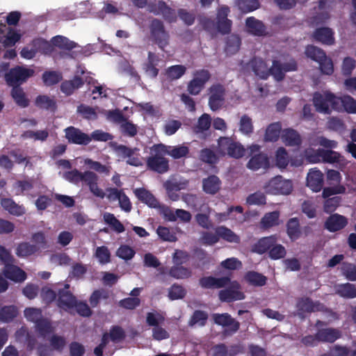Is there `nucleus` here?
I'll use <instances>...</instances> for the list:
<instances>
[{"label": "nucleus", "mask_w": 356, "mask_h": 356, "mask_svg": "<svg viewBox=\"0 0 356 356\" xmlns=\"http://www.w3.org/2000/svg\"><path fill=\"white\" fill-rule=\"evenodd\" d=\"M165 321V317L159 312H147L146 323L152 327V337L156 341H162L170 338V333L166 329L161 327Z\"/></svg>", "instance_id": "nucleus-3"}, {"label": "nucleus", "mask_w": 356, "mask_h": 356, "mask_svg": "<svg viewBox=\"0 0 356 356\" xmlns=\"http://www.w3.org/2000/svg\"><path fill=\"white\" fill-rule=\"evenodd\" d=\"M258 0H238V8L243 13H250L259 8Z\"/></svg>", "instance_id": "nucleus-59"}, {"label": "nucleus", "mask_w": 356, "mask_h": 356, "mask_svg": "<svg viewBox=\"0 0 356 356\" xmlns=\"http://www.w3.org/2000/svg\"><path fill=\"white\" fill-rule=\"evenodd\" d=\"M216 233L218 235L219 238H221L229 243H239L241 242L240 237L225 226L218 227L216 229Z\"/></svg>", "instance_id": "nucleus-37"}, {"label": "nucleus", "mask_w": 356, "mask_h": 356, "mask_svg": "<svg viewBox=\"0 0 356 356\" xmlns=\"http://www.w3.org/2000/svg\"><path fill=\"white\" fill-rule=\"evenodd\" d=\"M95 256L101 264H106L111 261V252L105 245L97 247Z\"/></svg>", "instance_id": "nucleus-58"}, {"label": "nucleus", "mask_w": 356, "mask_h": 356, "mask_svg": "<svg viewBox=\"0 0 356 356\" xmlns=\"http://www.w3.org/2000/svg\"><path fill=\"white\" fill-rule=\"evenodd\" d=\"M241 38L236 35H231L227 37L225 51L227 54H235L240 49Z\"/></svg>", "instance_id": "nucleus-43"}, {"label": "nucleus", "mask_w": 356, "mask_h": 356, "mask_svg": "<svg viewBox=\"0 0 356 356\" xmlns=\"http://www.w3.org/2000/svg\"><path fill=\"white\" fill-rule=\"evenodd\" d=\"M186 294V289L178 284H173L168 291V297L172 300L182 299Z\"/></svg>", "instance_id": "nucleus-57"}, {"label": "nucleus", "mask_w": 356, "mask_h": 356, "mask_svg": "<svg viewBox=\"0 0 356 356\" xmlns=\"http://www.w3.org/2000/svg\"><path fill=\"white\" fill-rule=\"evenodd\" d=\"M63 177L68 181L78 184L80 181L83 182L88 186L90 191L97 197L104 199L106 196L103 189L98 186L99 177L94 172L87 170L81 172L76 169L67 171L63 174Z\"/></svg>", "instance_id": "nucleus-1"}, {"label": "nucleus", "mask_w": 356, "mask_h": 356, "mask_svg": "<svg viewBox=\"0 0 356 356\" xmlns=\"http://www.w3.org/2000/svg\"><path fill=\"white\" fill-rule=\"evenodd\" d=\"M289 156L284 147H279L275 154L276 165L280 168H286L289 164Z\"/></svg>", "instance_id": "nucleus-55"}, {"label": "nucleus", "mask_w": 356, "mask_h": 356, "mask_svg": "<svg viewBox=\"0 0 356 356\" xmlns=\"http://www.w3.org/2000/svg\"><path fill=\"white\" fill-rule=\"evenodd\" d=\"M209 106L213 111L220 109L225 102L226 90L220 83L213 84L208 89Z\"/></svg>", "instance_id": "nucleus-10"}, {"label": "nucleus", "mask_w": 356, "mask_h": 356, "mask_svg": "<svg viewBox=\"0 0 356 356\" xmlns=\"http://www.w3.org/2000/svg\"><path fill=\"white\" fill-rule=\"evenodd\" d=\"M239 130L243 134L250 135L253 132L252 119L247 115H243L240 120Z\"/></svg>", "instance_id": "nucleus-64"}, {"label": "nucleus", "mask_w": 356, "mask_h": 356, "mask_svg": "<svg viewBox=\"0 0 356 356\" xmlns=\"http://www.w3.org/2000/svg\"><path fill=\"white\" fill-rule=\"evenodd\" d=\"M166 147V154L170 156L174 159H179L186 157L189 154L188 147L181 145L177 146H168Z\"/></svg>", "instance_id": "nucleus-38"}, {"label": "nucleus", "mask_w": 356, "mask_h": 356, "mask_svg": "<svg viewBox=\"0 0 356 356\" xmlns=\"http://www.w3.org/2000/svg\"><path fill=\"white\" fill-rule=\"evenodd\" d=\"M103 218L105 223L108 225L115 232L122 233L124 232V226L118 219L116 218L114 214L106 212L104 214Z\"/></svg>", "instance_id": "nucleus-40"}, {"label": "nucleus", "mask_w": 356, "mask_h": 356, "mask_svg": "<svg viewBox=\"0 0 356 356\" xmlns=\"http://www.w3.org/2000/svg\"><path fill=\"white\" fill-rule=\"evenodd\" d=\"M186 72V67L182 65H175L168 67L165 70V74L170 79L177 80L180 79Z\"/></svg>", "instance_id": "nucleus-51"}, {"label": "nucleus", "mask_w": 356, "mask_h": 356, "mask_svg": "<svg viewBox=\"0 0 356 356\" xmlns=\"http://www.w3.org/2000/svg\"><path fill=\"white\" fill-rule=\"evenodd\" d=\"M18 315V310L15 305L3 306L0 309V321L3 323L11 322Z\"/></svg>", "instance_id": "nucleus-41"}, {"label": "nucleus", "mask_w": 356, "mask_h": 356, "mask_svg": "<svg viewBox=\"0 0 356 356\" xmlns=\"http://www.w3.org/2000/svg\"><path fill=\"white\" fill-rule=\"evenodd\" d=\"M280 212L275 211L266 213L261 220L262 227L268 229L279 225Z\"/></svg>", "instance_id": "nucleus-44"}, {"label": "nucleus", "mask_w": 356, "mask_h": 356, "mask_svg": "<svg viewBox=\"0 0 356 356\" xmlns=\"http://www.w3.org/2000/svg\"><path fill=\"white\" fill-rule=\"evenodd\" d=\"M286 227L287 235L292 241H296L300 237L302 232L298 218H290L287 221Z\"/></svg>", "instance_id": "nucleus-33"}, {"label": "nucleus", "mask_w": 356, "mask_h": 356, "mask_svg": "<svg viewBox=\"0 0 356 356\" xmlns=\"http://www.w3.org/2000/svg\"><path fill=\"white\" fill-rule=\"evenodd\" d=\"M10 95L18 106L24 108L29 106L30 101L20 86H14L11 89Z\"/></svg>", "instance_id": "nucleus-31"}, {"label": "nucleus", "mask_w": 356, "mask_h": 356, "mask_svg": "<svg viewBox=\"0 0 356 356\" xmlns=\"http://www.w3.org/2000/svg\"><path fill=\"white\" fill-rule=\"evenodd\" d=\"M65 137L70 144L87 145L92 141V138L80 129L70 126L64 129Z\"/></svg>", "instance_id": "nucleus-13"}, {"label": "nucleus", "mask_w": 356, "mask_h": 356, "mask_svg": "<svg viewBox=\"0 0 356 356\" xmlns=\"http://www.w3.org/2000/svg\"><path fill=\"white\" fill-rule=\"evenodd\" d=\"M336 293L343 298L353 299L356 298V286L354 284H340L335 287Z\"/></svg>", "instance_id": "nucleus-34"}, {"label": "nucleus", "mask_w": 356, "mask_h": 356, "mask_svg": "<svg viewBox=\"0 0 356 356\" xmlns=\"http://www.w3.org/2000/svg\"><path fill=\"white\" fill-rule=\"evenodd\" d=\"M348 225L346 217L339 213L331 214L325 220L324 227L330 232L340 231Z\"/></svg>", "instance_id": "nucleus-18"}, {"label": "nucleus", "mask_w": 356, "mask_h": 356, "mask_svg": "<svg viewBox=\"0 0 356 356\" xmlns=\"http://www.w3.org/2000/svg\"><path fill=\"white\" fill-rule=\"evenodd\" d=\"M191 270L181 265H175L170 268L169 275L175 279H186L191 276Z\"/></svg>", "instance_id": "nucleus-46"}, {"label": "nucleus", "mask_w": 356, "mask_h": 356, "mask_svg": "<svg viewBox=\"0 0 356 356\" xmlns=\"http://www.w3.org/2000/svg\"><path fill=\"white\" fill-rule=\"evenodd\" d=\"M69 289L70 285L65 284L64 287L58 291L57 305L65 311L74 308L76 305V298Z\"/></svg>", "instance_id": "nucleus-14"}, {"label": "nucleus", "mask_w": 356, "mask_h": 356, "mask_svg": "<svg viewBox=\"0 0 356 356\" xmlns=\"http://www.w3.org/2000/svg\"><path fill=\"white\" fill-rule=\"evenodd\" d=\"M231 282L228 276L215 277L213 276L202 277L199 280L200 286L203 289H220L227 286Z\"/></svg>", "instance_id": "nucleus-16"}, {"label": "nucleus", "mask_w": 356, "mask_h": 356, "mask_svg": "<svg viewBox=\"0 0 356 356\" xmlns=\"http://www.w3.org/2000/svg\"><path fill=\"white\" fill-rule=\"evenodd\" d=\"M51 43L60 49L70 51L76 47V44L63 35H56L52 38Z\"/></svg>", "instance_id": "nucleus-42"}, {"label": "nucleus", "mask_w": 356, "mask_h": 356, "mask_svg": "<svg viewBox=\"0 0 356 356\" xmlns=\"http://www.w3.org/2000/svg\"><path fill=\"white\" fill-rule=\"evenodd\" d=\"M305 54L307 58L317 63L326 56L323 50L314 45H307Z\"/></svg>", "instance_id": "nucleus-52"}, {"label": "nucleus", "mask_w": 356, "mask_h": 356, "mask_svg": "<svg viewBox=\"0 0 356 356\" xmlns=\"http://www.w3.org/2000/svg\"><path fill=\"white\" fill-rule=\"evenodd\" d=\"M341 198L339 196H334L325 199L323 203V211L326 213H333L340 205Z\"/></svg>", "instance_id": "nucleus-60"}, {"label": "nucleus", "mask_w": 356, "mask_h": 356, "mask_svg": "<svg viewBox=\"0 0 356 356\" xmlns=\"http://www.w3.org/2000/svg\"><path fill=\"white\" fill-rule=\"evenodd\" d=\"M264 188L266 193L289 195L293 190V185L291 181L284 179L282 176H276L269 180Z\"/></svg>", "instance_id": "nucleus-8"}, {"label": "nucleus", "mask_w": 356, "mask_h": 356, "mask_svg": "<svg viewBox=\"0 0 356 356\" xmlns=\"http://www.w3.org/2000/svg\"><path fill=\"white\" fill-rule=\"evenodd\" d=\"M63 79L62 74L56 71H45L42 74V81L45 86H51L59 83Z\"/></svg>", "instance_id": "nucleus-49"}, {"label": "nucleus", "mask_w": 356, "mask_h": 356, "mask_svg": "<svg viewBox=\"0 0 356 356\" xmlns=\"http://www.w3.org/2000/svg\"><path fill=\"white\" fill-rule=\"evenodd\" d=\"M108 335L111 340L114 343L122 341L126 337V333L124 329L119 325L112 326Z\"/></svg>", "instance_id": "nucleus-62"}, {"label": "nucleus", "mask_w": 356, "mask_h": 356, "mask_svg": "<svg viewBox=\"0 0 356 356\" xmlns=\"http://www.w3.org/2000/svg\"><path fill=\"white\" fill-rule=\"evenodd\" d=\"M273 76L276 81H282L285 77L282 63L279 60H273L271 67L269 69V75Z\"/></svg>", "instance_id": "nucleus-56"}, {"label": "nucleus", "mask_w": 356, "mask_h": 356, "mask_svg": "<svg viewBox=\"0 0 356 356\" xmlns=\"http://www.w3.org/2000/svg\"><path fill=\"white\" fill-rule=\"evenodd\" d=\"M245 26L248 32L254 35L261 36L265 32V26L263 22L254 17H249L246 19Z\"/></svg>", "instance_id": "nucleus-35"}, {"label": "nucleus", "mask_w": 356, "mask_h": 356, "mask_svg": "<svg viewBox=\"0 0 356 356\" xmlns=\"http://www.w3.org/2000/svg\"><path fill=\"white\" fill-rule=\"evenodd\" d=\"M211 124V118L209 114L204 113L198 119L197 124L193 127L195 134L203 133L207 131Z\"/></svg>", "instance_id": "nucleus-50"}, {"label": "nucleus", "mask_w": 356, "mask_h": 356, "mask_svg": "<svg viewBox=\"0 0 356 356\" xmlns=\"http://www.w3.org/2000/svg\"><path fill=\"white\" fill-rule=\"evenodd\" d=\"M136 197L143 203L150 208L157 209L159 207V202L154 195L144 188H138L134 191Z\"/></svg>", "instance_id": "nucleus-22"}, {"label": "nucleus", "mask_w": 356, "mask_h": 356, "mask_svg": "<svg viewBox=\"0 0 356 356\" xmlns=\"http://www.w3.org/2000/svg\"><path fill=\"white\" fill-rule=\"evenodd\" d=\"M230 9L227 6H221L217 9L216 25V30L222 35L231 32L232 21L227 18Z\"/></svg>", "instance_id": "nucleus-11"}, {"label": "nucleus", "mask_w": 356, "mask_h": 356, "mask_svg": "<svg viewBox=\"0 0 356 356\" xmlns=\"http://www.w3.org/2000/svg\"><path fill=\"white\" fill-rule=\"evenodd\" d=\"M324 176L322 172L316 168L309 170L307 176V186L313 192H319L323 189Z\"/></svg>", "instance_id": "nucleus-17"}, {"label": "nucleus", "mask_w": 356, "mask_h": 356, "mask_svg": "<svg viewBox=\"0 0 356 356\" xmlns=\"http://www.w3.org/2000/svg\"><path fill=\"white\" fill-rule=\"evenodd\" d=\"M341 336V332L334 328H323L316 332L318 341L333 343Z\"/></svg>", "instance_id": "nucleus-28"}, {"label": "nucleus", "mask_w": 356, "mask_h": 356, "mask_svg": "<svg viewBox=\"0 0 356 356\" xmlns=\"http://www.w3.org/2000/svg\"><path fill=\"white\" fill-rule=\"evenodd\" d=\"M208 319V314L202 310H195L189 322L191 325H193L195 324H199L200 326H204L207 323V321Z\"/></svg>", "instance_id": "nucleus-61"}, {"label": "nucleus", "mask_w": 356, "mask_h": 356, "mask_svg": "<svg viewBox=\"0 0 356 356\" xmlns=\"http://www.w3.org/2000/svg\"><path fill=\"white\" fill-rule=\"evenodd\" d=\"M37 251V247L27 242L19 243L16 249V254L19 257H27L34 254Z\"/></svg>", "instance_id": "nucleus-54"}, {"label": "nucleus", "mask_w": 356, "mask_h": 356, "mask_svg": "<svg viewBox=\"0 0 356 356\" xmlns=\"http://www.w3.org/2000/svg\"><path fill=\"white\" fill-rule=\"evenodd\" d=\"M221 181L216 175H209L202 180V190L209 195L216 194L220 189Z\"/></svg>", "instance_id": "nucleus-25"}, {"label": "nucleus", "mask_w": 356, "mask_h": 356, "mask_svg": "<svg viewBox=\"0 0 356 356\" xmlns=\"http://www.w3.org/2000/svg\"><path fill=\"white\" fill-rule=\"evenodd\" d=\"M149 27L152 40L161 49L164 50L169 44L170 35L165 29L163 22L161 19L154 18L150 22Z\"/></svg>", "instance_id": "nucleus-5"}, {"label": "nucleus", "mask_w": 356, "mask_h": 356, "mask_svg": "<svg viewBox=\"0 0 356 356\" xmlns=\"http://www.w3.org/2000/svg\"><path fill=\"white\" fill-rule=\"evenodd\" d=\"M282 138L285 145L289 146H299L302 143L300 134L293 129L284 130Z\"/></svg>", "instance_id": "nucleus-36"}, {"label": "nucleus", "mask_w": 356, "mask_h": 356, "mask_svg": "<svg viewBox=\"0 0 356 356\" xmlns=\"http://www.w3.org/2000/svg\"><path fill=\"white\" fill-rule=\"evenodd\" d=\"M35 106L40 109L55 112L57 109L56 101L47 95H38L35 99Z\"/></svg>", "instance_id": "nucleus-32"}, {"label": "nucleus", "mask_w": 356, "mask_h": 356, "mask_svg": "<svg viewBox=\"0 0 356 356\" xmlns=\"http://www.w3.org/2000/svg\"><path fill=\"white\" fill-rule=\"evenodd\" d=\"M115 151L123 159H127V164L135 167L143 165L138 148H131L124 145H119L116 147Z\"/></svg>", "instance_id": "nucleus-12"}, {"label": "nucleus", "mask_w": 356, "mask_h": 356, "mask_svg": "<svg viewBox=\"0 0 356 356\" xmlns=\"http://www.w3.org/2000/svg\"><path fill=\"white\" fill-rule=\"evenodd\" d=\"M323 305L319 302H313L309 298H302L297 302V308L302 313L320 311Z\"/></svg>", "instance_id": "nucleus-29"}, {"label": "nucleus", "mask_w": 356, "mask_h": 356, "mask_svg": "<svg viewBox=\"0 0 356 356\" xmlns=\"http://www.w3.org/2000/svg\"><path fill=\"white\" fill-rule=\"evenodd\" d=\"M158 61V56L154 53L149 51L147 60L143 64V70L151 79H155L159 74V70L156 67Z\"/></svg>", "instance_id": "nucleus-20"}, {"label": "nucleus", "mask_w": 356, "mask_h": 356, "mask_svg": "<svg viewBox=\"0 0 356 356\" xmlns=\"http://www.w3.org/2000/svg\"><path fill=\"white\" fill-rule=\"evenodd\" d=\"M212 318L216 325L225 327L222 332V334L225 337L232 336L240 329V323L228 313L213 314Z\"/></svg>", "instance_id": "nucleus-7"}, {"label": "nucleus", "mask_w": 356, "mask_h": 356, "mask_svg": "<svg viewBox=\"0 0 356 356\" xmlns=\"http://www.w3.org/2000/svg\"><path fill=\"white\" fill-rule=\"evenodd\" d=\"M199 158L201 161L211 165L216 164L219 160L217 154L209 148H204L201 149Z\"/></svg>", "instance_id": "nucleus-47"}, {"label": "nucleus", "mask_w": 356, "mask_h": 356, "mask_svg": "<svg viewBox=\"0 0 356 356\" xmlns=\"http://www.w3.org/2000/svg\"><path fill=\"white\" fill-rule=\"evenodd\" d=\"M248 65L255 75L259 76L262 79H266L269 76V69L266 62L259 58L253 57Z\"/></svg>", "instance_id": "nucleus-21"}, {"label": "nucleus", "mask_w": 356, "mask_h": 356, "mask_svg": "<svg viewBox=\"0 0 356 356\" xmlns=\"http://www.w3.org/2000/svg\"><path fill=\"white\" fill-rule=\"evenodd\" d=\"M240 285L237 282L232 284V286L219 291V299L222 302H232L236 300H241L245 298L244 293L239 291Z\"/></svg>", "instance_id": "nucleus-15"}, {"label": "nucleus", "mask_w": 356, "mask_h": 356, "mask_svg": "<svg viewBox=\"0 0 356 356\" xmlns=\"http://www.w3.org/2000/svg\"><path fill=\"white\" fill-rule=\"evenodd\" d=\"M322 159V161L328 163H339L341 157V154L331 149H321L319 153Z\"/></svg>", "instance_id": "nucleus-53"}, {"label": "nucleus", "mask_w": 356, "mask_h": 356, "mask_svg": "<svg viewBox=\"0 0 356 356\" xmlns=\"http://www.w3.org/2000/svg\"><path fill=\"white\" fill-rule=\"evenodd\" d=\"M3 273L7 279L15 282H21L26 278V273L13 263L5 266Z\"/></svg>", "instance_id": "nucleus-23"}, {"label": "nucleus", "mask_w": 356, "mask_h": 356, "mask_svg": "<svg viewBox=\"0 0 356 356\" xmlns=\"http://www.w3.org/2000/svg\"><path fill=\"white\" fill-rule=\"evenodd\" d=\"M246 202L249 205H264L266 203V198L264 193L257 191L248 196Z\"/></svg>", "instance_id": "nucleus-63"}, {"label": "nucleus", "mask_w": 356, "mask_h": 356, "mask_svg": "<svg viewBox=\"0 0 356 356\" xmlns=\"http://www.w3.org/2000/svg\"><path fill=\"white\" fill-rule=\"evenodd\" d=\"M315 40L323 44L331 45L334 42V32L328 27L318 28L313 34Z\"/></svg>", "instance_id": "nucleus-27"}, {"label": "nucleus", "mask_w": 356, "mask_h": 356, "mask_svg": "<svg viewBox=\"0 0 356 356\" xmlns=\"http://www.w3.org/2000/svg\"><path fill=\"white\" fill-rule=\"evenodd\" d=\"M277 238L275 235H271L260 238L252 247L254 252L262 254L267 251H270V248L277 242Z\"/></svg>", "instance_id": "nucleus-26"}, {"label": "nucleus", "mask_w": 356, "mask_h": 356, "mask_svg": "<svg viewBox=\"0 0 356 356\" xmlns=\"http://www.w3.org/2000/svg\"><path fill=\"white\" fill-rule=\"evenodd\" d=\"M147 8L149 13L155 15H161L163 19L169 23L177 22V16L175 10L162 0L157 2H150L147 4Z\"/></svg>", "instance_id": "nucleus-9"}, {"label": "nucleus", "mask_w": 356, "mask_h": 356, "mask_svg": "<svg viewBox=\"0 0 356 356\" xmlns=\"http://www.w3.org/2000/svg\"><path fill=\"white\" fill-rule=\"evenodd\" d=\"M282 126L280 122L269 124L266 129L264 140L266 142H275L278 140Z\"/></svg>", "instance_id": "nucleus-39"}, {"label": "nucleus", "mask_w": 356, "mask_h": 356, "mask_svg": "<svg viewBox=\"0 0 356 356\" xmlns=\"http://www.w3.org/2000/svg\"><path fill=\"white\" fill-rule=\"evenodd\" d=\"M337 111H346L348 113H356V100L350 95L337 97Z\"/></svg>", "instance_id": "nucleus-24"}, {"label": "nucleus", "mask_w": 356, "mask_h": 356, "mask_svg": "<svg viewBox=\"0 0 356 356\" xmlns=\"http://www.w3.org/2000/svg\"><path fill=\"white\" fill-rule=\"evenodd\" d=\"M1 205L10 214L15 216H21L26 212L22 205L17 204L13 200L10 198H2L1 200Z\"/></svg>", "instance_id": "nucleus-30"}, {"label": "nucleus", "mask_w": 356, "mask_h": 356, "mask_svg": "<svg viewBox=\"0 0 356 356\" xmlns=\"http://www.w3.org/2000/svg\"><path fill=\"white\" fill-rule=\"evenodd\" d=\"M313 104L317 112L330 114L332 110L336 111L337 108V96L329 91L323 93L316 92L313 97Z\"/></svg>", "instance_id": "nucleus-4"}, {"label": "nucleus", "mask_w": 356, "mask_h": 356, "mask_svg": "<svg viewBox=\"0 0 356 356\" xmlns=\"http://www.w3.org/2000/svg\"><path fill=\"white\" fill-rule=\"evenodd\" d=\"M245 278L249 284L256 286H264L267 281L266 276L255 271L248 272L245 274Z\"/></svg>", "instance_id": "nucleus-45"}, {"label": "nucleus", "mask_w": 356, "mask_h": 356, "mask_svg": "<svg viewBox=\"0 0 356 356\" xmlns=\"http://www.w3.org/2000/svg\"><path fill=\"white\" fill-rule=\"evenodd\" d=\"M270 167L269 159L266 154L259 152L250 158L247 163V168L256 171L261 168L267 170Z\"/></svg>", "instance_id": "nucleus-19"}, {"label": "nucleus", "mask_w": 356, "mask_h": 356, "mask_svg": "<svg viewBox=\"0 0 356 356\" xmlns=\"http://www.w3.org/2000/svg\"><path fill=\"white\" fill-rule=\"evenodd\" d=\"M35 328L39 334L43 338L54 332V327L50 321L43 318L35 323Z\"/></svg>", "instance_id": "nucleus-48"}, {"label": "nucleus", "mask_w": 356, "mask_h": 356, "mask_svg": "<svg viewBox=\"0 0 356 356\" xmlns=\"http://www.w3.org/2000/svg\"><path fill=\"white\" fill-rule=\"evenodd\" d=\"M34 74V70L28 69L23 66H16L9 70L5 74L6 83L11 86H20L21 84L26 82L27 79Z\"/></svg>", "instance_id": "nucleus-6"}, {"label": "nucleus", "mask_w": 356, "mask_h": 356, "mask_svg": "<svg viewBox=\"0 0 356 356\" xmlns=\"http://www.w3.org/2000/svg\"><path fill=\"white\" fill-rule=\"evenodd\" d=\"M150 156L147 158V168L159 174H164L169 170V161L165 157V145L155 144L150 147Z\"/></svg>", "instance_id": "nucleus-2"}]
</instances>
